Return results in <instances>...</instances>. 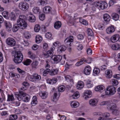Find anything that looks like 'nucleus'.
I'll use <instances>...</instances> for the list:
<instances>
[{
	"mask_svg": "<svg viewBox=\"0 0 120 120\" xmlns=\"http://www.w3.org/2000/svg\"><path fill=\"white\" fill-rule=\"evenodd\" d=\"M66 47L64 45H61L59 46L57 49L58 52L60 53L64 51L66 49Z\"/></svg>",
	"mask_w": 120,
	"mask_h": 120,
	"instance_id": "nucleus-33",
	"label": "nucleus"
},
{
	"mask_svg": "<svg viewBox=\"0 0 120 120\" xmlns=\"http://www.w3.org/2000/svg\"><path fill=\"white\" fill-rule=\"evenodd\" d=\"M115 61L116 62H120V53L118 54L117 57L115 58Z\"/></svg>",
	"mask_w": 120,
	"mask_h": 120,
	"instance_id": "nucleus-61",
	"label": "nucleus"
},
{
	"mask_svg": "<svg viewBox=\"0 0 120 120\" xmlns=\"http://www.w3.org/2000/svg\"><path fill=\"white\" fill-rule=\"evenodd\" d=\"M48 93L46 91H41L39 93L40 96L42 99H45L47 97Z\"/></svg>",
	"mask_w": 120,
	"mask_h": 120,
	"instance_id": "nucleus-21",
	"label": "nucleus"
},
{
	"mask_svg": "<svg viewBox=\"0 0 120 120\" xmlns=\"http://www.w3.org/2000/svg\"><path fill=\"white\" fill-rule=\"evenodd\" d=\"M84 86V83L81 81H80L77 83L76 88L77 89L80 90L82 89Z\"/></svg>",
	"mask_w": 120,
	"mask_h": 120,
	"instance_id": "nucleus-20",
	"label": "nucleus"
},
{
	"mask_svg": "<svg viewBox=\"0 0 120 120\" xmlns=\"http://www.w3.org/2000/svg\"><path fill=\"white\" fill-rule=\"evenodd\" d=\"M95 90V91H96L102 92L104 91L105 88L103 86L99 85L96 87Z\"/></svg>",
	"mask_w": 120,
	"mask_h": 120,
	"instance_id": "nucleus-13",
	"label": "nucleus"
},
{
	"mask_svg": "<svg viewBox=\"0 0 120 120\" xmlns=\"http://www.w3.org/2000/svg\"><path fill=\"white\" fill-rule=\"evenodd\" d=\"M10 19L11 21H15L16 19V17L15 14L12 12L10 15Z\"/></svg>",
	"mask_w": 120,
	"mask_h": 120,
	"instance_id": "nucleus-52",
	"label": "nucleus"
},
{
	"mask_svg": "<svg viewBox=\"0 0 120 120\" xmlns=\"http://www.w3.org/2000/svg\"><path fill=\"white\" fill-rule=\"evenodd\" d=\"M108 101L109 100L101 101L100 102V105L101 106H104L105 105H106L107 106Z\"/></svg>",
	"mask_w": 120,
	"mask_h": 120,
	"instance_id": "nucleus-62",
	"label": "nucleus"
},
{
	"mask_svg": "<svg viewBox=\"0 0 120 120\" xmlns=\"http://www.w3.org/2000/svg\"><path fill=\"white\" fill-rule=\"evenodd\" d=\"M112 72L111 70H107L105 72V75L108 78H110L112 76Z\"/></svg>",
	"mask_w": 120,
	"mask_h": 120,
	"instance_id": "nucleus-16",
	"label": "nucleus"
},
{
	"mask_svg": "<svg viewBox=\"0 0 120 120\" xmlns=\"http://www.w3.org/2000/svg\"><path fill=\"white\" fill-rule=\"evenodd\" d=\"M52 10V8L49 6H47L45 7L43 9V12L47 14L49 13Z\"/></svg>",
	"mask_w": 120,
	"mask_h": 120,
	"instance_id": "nucleus-28",
	"label": "nucleus"
},
{
	"mask_svg": "<svg viewBox=\"0 0 120 120\" xmlns=\"http://www.w3.org/2000/svg\"><path fill=\"white\" fill-rule=\"evenodd\" d=\"M27 19L31 22H34L36 20L35 17L33 15H30L27 17Z\"/></svg>",
	"mask_w": 120,
	"mask_h": 120,
	"instance_id": "nucleus-26",
	"label": "nucleus"
},
{
	"mask_svg": "<svg viewBox=\"0 0 120 120\" xmlns=\"http://www.w3.org/2000/svg\"><path fill=\"white\" fill-rule=\"evenodd\" d=\"M87 33L89 36H93V33L91 29H88L87 30Z\"/></svg>",
	"mask_w": 120,
	"mask_h": 120,
	"instance_id": "nucleus-58",
	"label": "nucleus"
},
{
	"mask_svg": "<svg viewBox=\"0 0 120 120\" xmlns=\"http://www.w3.org/2000/svg\"><path fill=\"white\" fill-rule=\"evenodd\" d=\"M50 69H46L45 70L43 73V75L44 76H45L46 75L49 73H50Z\"/></svg>",
	"mask_w": 120,
	"mask_h": 120,
	"instance_id": "nucleus-60",
	"label": "nucleus"
},
{
	"mask_svg": "<svg viewBox=\"0 0 120 120\" xmlns=\"http://www.w3.org/2000/svg\"><path fill=\"white\" fill-rule=\"evenodd\" d=\"M58 72V71L57 69H52L50 70V75H54L57 74Z\"/></svg>",
	"mask_w": 120,
	"mask_h": 120,
	"instance_id": "nucleus-42",
	"label": "nucleus"
},
{
	"mask_svg": "<svg viewBox=\"0 0 120 120\" xmlns=\"http://www.w3.org/2000/svg\"><path fill=\"white\" fill-rule=\"evenodd\" d=\"M79 97V93L78 91L76 92L72 95V98L74 99H77Z\"/></svg>",
	"mask_w": 120,
	"mask_h": 120,
	"instance_id": "nucleus-49",
	"label": "nucleus"
},
{
	"mask_svg": "<svg viewBox=\"0 0 120 120\" xmlns=\"http://www.w3.org/2000/svg\"><path fill=\"white\" fill-rule=\"evenodd\" d=\"M26 17L25 15H22L19 16L17 21L20 28L24 29L27 27L28 24L26 21Z\"/></svg>",
	"mask_w": 120,
	"mask_h": 120,
	"instance_id": "nucleus-2",
	"label": "nucleus"
},
{
	"mask_svg": "<svg viewBox=\"0 0 120 120\" xmlns=\"http://www.w3.org/2000/svg\"><path fill=\"white\" fill-rule=\"evenodd\" d=\"M5 25L7 30L10 31L12 29V25L11 24L9 21H4Z\"/></svg>",
	"mask_w": 120,
	"mask_h": 120,
	"instance_id": "nucleus-19",
	"label": "nucleus"
},
{
	"mask_svg": "<svg viewBox=\"0 0 120 120\" xmlns=\"http://www.w3.org/2000/svg\"><path fill=\"white\" fill-rule=\"evenodd\" d=\"M38 103L37 98L36 96H34L32 98V101L31 104L32 105H35Z\"/></svg>",
	"mask_w": 120,
	"mask_h": 120,
	"instance_id": "nucleus-35",
	"label": "nucleus"
},
{
	"mask_svg": "<svg viewBox=\"0 0 120 120\" xmlns=\"http://www.w3.org/2000/svg\"><path fill=\"white\" fill-rule=\"evenodd\" d=\"M84 94V97L85 99H86L87 98H90L91 96V92L90 90L85 91Z\"/></svg>",
	"mask_w": 120,
	"mask_h": 120,
	"instance_id": "nucleus-22",
	"label": "nucleus"
},
{
	"mask_svg": "<svg viewBox=\"0 0 120 120\" xmlns=\"http://www.w3.org/2000/svg\"><path fill=\"white\" fill-rule=\"evenodd\" d=\"M112 110V113L114 115H117L119 114V108H118L117 106L116 107V108H114Z\"/></svg>",
	"mask_w": 120,
	"mask_h": 120,
	"instance_id": "nucleus-29",
	"label": "nucleus"
},
{
	"mask_svg": "<svg viewBox=\"0 0 120 120\" xmlns=\"http://www.w3.org/2000/svg\"><path fill=\"white\" fill-rule=\"evenodd\" d=\"M119 36L118 34L114 35L111 37V40L112 42H116L119 40Z\"/></svg>",
	"mask_w": 120,
	"mask_h": 120,
	"instance_id": "nucleus-14",
	"label": "nucleus"
},
{
	"mask_svg": "<svg viewBox=\"0 0 120 120\" xmlns=\"http://www.w3.org/2000/svg\"><path fill=\"white\" fill-rule=\"evenodd\" d=\"M60 43L58 41H56L53 43L52 47L51 48V49L52 50H54L55 48H57L59 45Z\"/></svg>",
	"mask_w": 120,
	"mask_h": 120,
	"instance_id": "nucleus-27",
	"label": "nucleus"
},
{
	"mask_svg": "<svg viewBox=\"0 0 120 120\" xmlns=\"http://www.w3.org/2000/svg\"><path fill=\"white\" fill-rule=\"evenodd\" d=\"M28 79L30 81L34 82L40 80L41 79V77L40 75L37 73H34L32 75H29L28 76Z\"/></svg>",
	"mask_w": 120,
	"mask_h": 120,
	"instance_id": "nucleus-5",
	"label": "nucleus"
},
{
	"mask_svg": "<svg viewBox=\"0 0 120 120\" xmlns=\"http://www.w3.org/2000/svg\"><path fill=\"white\" fill-rule=\"evenodd\" d=\"M77 38L79 40H81L83 39L84 36L83 35L81 34H79L77 36Z\"/></svg>",
	"mask_w": 120,
	"mask_h": 120,
	"instance_id": "nucleus-63",
	"label": "nucleus"
},
{
	"mask_svg": "<svg viewBox=\"0 0 120 120\" xmlns=\"http://www.w3.org/2000/svg\"><path fill=\"white\" fill-rule=\"evenodd\" d=\"M103 18L104 20L107 22H109L110 19V16L107 14H104V15Z\"/></svg>",
	"mask_w": 120,
	"mask_h": 120,
	"instance_id": "nucleus-32",
	"label": "nucleus"
},
{
	"mask_svg": "<svg viewBox=\"0 0 120 120\" xmlns=\"http://www.w3.org/2000/svg\"><path fill=\"white\" fill-rule=\"evenodd\" d=\"M112 16L113 19L115 21L118 20L119 18L118 15L116 13H113Z\"/></svg>",
	"mask_w": 120,
	"mask_h": 120,
	"instance_id": "nucleus-48",
	"label": "nucleus"
},
{
	"mask_svg": "<svg viewBox=\"0 0 120 120\" xmlns=\"http://www.w3.org/2000/svg\"><path fill=\"white\" fill-rule=\"evenodd\" d=\"M14 94L17 99L19 101L22 99L24 101L27 102L30 100V96L26 93H24L22 90L19 91V93L16 92L14 93Z\"/></svg>",
	"mask_w": 120,
	"mask_h": 120,
	"instance_id": "nucleus-1",
	"label": "nucleus"
},
{
	"mask_svg": "<svg viewBox=\"0 0 120 120\" xmlns=\"http://www.w3.org/2000/svg\"><path fill=\"white\" fill-rule=\"evenodd\" d=\"M120 46L118 44L113 45L111 47L112 49L113 50H117L120 48Z\"/></svg>",
	"mask_w": 120,
	"mask_h": 120,
	"instance_id": "nucleus-39",
	"label": "nucleus"
},
{
	"mask_svg": "<svg viewBox=\"0 0 120 120\" xmlns=\"http://www.w3.org/2000/svg\"><path fill=\"white\" fill-rule=\"evenodd\" d=\"M35 40L36 42L37 43H39L42 41V38L40 35H38L36 37Z\"/></svg>",
	"mask_w": 120,
	"mask_h": 120,
	"instance_id": "nucleus-37",
	"label": "nucleus"
},
{
	"mask_svg": "<svg viewBox=\"0 0 120 120\" xmlns=\"http://www.w3.org/2000/svg\"><path fill=\"white\" fill-rule=\"evenodd\" d=\"M110 82L113 86H116L119 83L118 82L117 80L114 79H112L111 80Z\"/></svg>",
	"mask_w": 120,
	"mask_h": 120,
	"instance_id": "nucleus-38",
	"label": "nucleus"
},
{
	"mask_svg": "<svg viewBox=\"0 0 120 120\" xmlns=\"http://www.w3.org/2000/svg\"><path fill=\"white\" fill-rule=\"evenodd\" d=\"M53 51L50 49V50L48 51L47 52L46 56L47 57L51 56L52 55Z\"/></svg>",
	"mask_w": 120,
	"mask_h": 120,
	"instance_id": "nucleus-55",
	"label": "nucleus"
},
{
	"mask_svg": "<svg viewBox=\"0 0 120 120\" xmlns=\"http://www.w3.org/2000/svg\"><path fill=\"white\" fill-rule=\"evenodd\" d=\"M100 5L99 9H104L106 8L108 6V4L105 2L100 1Z\"/></svg>",
	"mask_w": 120,
	"mask_h": 120,
	"instance_id": "nucleus-23",
	"label": "nucleus"
},
{
	"mask_svg": "<svg viewBox=\"0 0 120 120\" xmlns=\"http://www.w3.org/2000/svg\"><path fill=\"white\" fill-rule=\"evenodd\" d=\"M79 22H80L85 25H87L88 24L86 20L83 19L81 18H79Z\"/></svg>",
	"mask_w": 120,
	"mask_h": 120,
	"instance_id": "nucleus-46",
	"label": "nucleus"
},
{
	"mask_svg": "<svg viewBox=\"0 0 120 120\" xmlns=\"http://www.w3.org/2000/svg\"><path fill=\"white\" fill-rule=\"evenodd\" d=\"M86 86L88 88H90L93 86L92 82L90 80H88L86 81Z\"/></svg>",
	"mask_w": 120,
	"mask_h": 120,
	"instance_id": "nucleus-45",
	"label": "nucleus"
},
{
	"mask_svg": "<svg viewBox=\"0 0 120 120\" xmlns=\"http://www.w3.org/2000/svg\"><path fill=\"white\" fill-rule=\"evenodd\" d=\"M98 102L97 99H93L90 100L89 101L90 105L92 106H96Z\"/></svg>",
	"mask_w": 120,
	"mask_h": 120,
	"instance_id": "nucleus-12",
	"label": "nucleus"
},
{
	"mask_svg": "<svg viewBox=\"0 0 120 120\" xmlns=\"http://www.w3.org/2000/svg\"><path fill=\"white\" fill-rule=\"evenodd\" d=\"M31 60L30 59H27L25 60L23 62V64L25 65H28L30 64Z\"/></svg>",
	"mask_w": 120,
	"mask_h": 120,
	"instance_id": "nucleus-54",
	"label": "nucleus"
},
{
	"mask_svg": "<svg viewBox=\"0 0 120 120\" xmlns=\"http://www.w3.org/2000/svg\"><path fill=\"white\" fill-rule=\"evenodd\" d=\"M116 104L112 100H109L107 106V108L109 110H111L114 108H116Z\"/></svg>",
	"mask_w": 120,
	"mask_h": 120,
	"instance_id": "nucleus-6",
	"label": "nucleus"
},
{
	"mask_svg": "<svg viewBox=\"0 0 120 120\" xmlns=\"http://www.w3.org/2000/svg\"><path fill=\"white\" fill-rule=\"evenodd\" d=\"M85 62L88 63H91V62H88L86 59L84 58H83L80 59V61L76 63L75 65L77 66H79Z\"/></svg>",
	"mask_w": 120,
	"mask_h": 120,
	"instance_id": "nucleus-18",
	"label": "nucleus"
},
{
	"mask_svg": "<svg viewBox=\"0 0 120 120\" xmlns=\"http://www.w3.org/2000/svg\"><path fill=\"white\" fill-rule=\"evenodd\" d=\"M100 72V71L99 68H95L93 70V75L94 76L98 75Z\"/></svg>",
	"mask_w": 120,
	"mask_h": 120,
	"instance_id": "nucleus-31",
	"label": "nucleus"
},
{
	"mask_svg": "<svg viewBox=\"0 0 120 120\" xmlns=\"http://www.w3.org/2000/svg\"><path fill=\"white\" fill-rule=\"evenodd\" d=\"M115 31L113 26L112 25L108 27L106 29V31L107 34H110L113 33Z\"/></svg>",
	"mask_w": 120,
	"mask_h": 120,
	"instance_id": "nucleus-15",
	"label": "nucleus"
},
{
	"mask_svg": "<svg viewBox=\"0 0 120 120\" xmlns=\"http://www.w3.org/2000/svg\"><path fill=\"white\" fill-rule=\"evenodd\" d=\"M66 80L68 82H70L73 83L72 79L71 77L69 75H67L65 76Z\"/></svg>",
	"mask_w": 120,
	"mask_h": 120,
	"instance_id": "nucleus-47",
	"label": "nucleus"
},
{
	"mask_svg": "<svg viewBox=\"0 0 120 120\" xmlns=\"http://www.w3.org/2000/svg\"><path fill=\"white\" fill-rule=\"evenodd\" d=\"M6 41L8 45L11 47L14 46L16 44L15 40L12 38H8L6 40Z\"/></svg>",
	"mask_w": 120,
	"mask_h": 120,
	"instance_id": "nucleus-7",
	"label": "nucleus"
},
{
	"mask_svg": "<svg viewBox=\"0 0 120 120\" xmlns=\"http://www.w3.org/2000/svg\"><path fill=\"white\" fill-rule=\"evenodd\" d=\"M76 46L77 49L79 50L82 49L83 47L82 44L79 42H77L76 44Z\"/></svg>",
	"mask_w": 120,
	"mask_h": 120,
	"instance_id": "nucleus-40",
	"label": "nucleus"
},
{
	"mask_svg": "<svg viewBox=\"0 0 120 120\" xmlns=\"http://www.w3.org/2000/svg\"><path fill=\"white\" fill-rule=\"evenodd\" d=\"M15 100V98L13 94H8V95L7 101H12Z\"/></svg>",
	"mask_w": 120,
	"mask_h": 120,
	"instance_id": "nucleus-41",
	"label": "nucleus"
},
{
	"mask_svg": "<svg viewBox=\"0 0 120 120\" xmlns=\"http://www.w3.org/2000/svg\"><path fill=\"white\" fill-rule=\"evenodd\" d=\"M51 58L54 62L57 63L61 60L62 57L60 55H54Z\"/></svg>",
	"mask_w": 120,
	"mask_h": 120,
	"instance_id": "nucleus-11",
	"label": "nucleus"
},
{
	"mask_svg": "<svg viewBox=\"0 0 120 120\" xmlns=\"http://www.w3.org/2000/svg\"><path fill=\"white\" fill-rule=\"evenodd\" d=\"M28 55L29 58L33 59H34L36 58L35 55L34 54L32 53L30 51L28 52Z\"/></svg>",
	"mask_w": 120,
	"mask_h": 120,
	"instance_id": "nucleus-34",
	"label": "nucleus"
},
{
	"mask_svg": "<svg viewBox=\"0 0 120 120\" xmlns=\"http://www.w3.org/2000/svg\"><path fill=\"white\" fill-rule=\"evenodd\" d=\"M8 12H7L4 11L2 12V15L4 18L6 19H8Z\"/></svg>",
	"mask_w": 120,
	"mask_h": 120,
	"instance_id": "nucleus-59",
	"label": "nucleus"
},
{
	"mask_svg": "<svg viewBox=\"0 0 120 120\" xmlns=\"http://www.w3.org/2000/svg\"><path fill=\"white\" fill-rule=\"evenodd\" d=\"M19 7L22 10L25 11L28 9L29 5L26 2H20L19 4Z\"/></svg>",
	"mask_w": 120,
	"mask_h": 120,
	"instance_id": "nucleus-8",
	"label": "nucleus"
},
{
	"mask_svg": "<svg viewBox=\"0 0 120 120\" xmlns=\"http://www.w3.org/2000/svg\"><path fill=\"white\" fill-rule=\"evenodd\" d=\"M38 62L37 61L33 62L31 64V66L32 69L33 70H35L38 67Z\"/></svg>",
	"mask_w": 120,
	"mask_h": 120,
	"instance_id": "nucleus-25",
	"label": "nucleus"
},
{
	"mask_svg": "<svg viewBox=\"0 0 120 120\" xmlns=\"http://www.w3.org/2000/svg\"><path fill=\"white\" fill-rule=\"evenodd\" d=\"M60 94L59 93L57 94V92H55L54 94V96L53 101H56L60 97Z\"/></svg>",
	"mask_w": 120,
	"mask_h": 120,
	"instance_id": "nucleus-36",
	"label": "nucleus"
},
{
	"mask_svg": "<svg viewBox=\"0 0 120 120\" xmlns=\"http://www.w3.org/2000/svg\"><path fill=\"white\" fill-rule=\"evenodd\" d=\"M57 81V79L55 78H53L52 79H48L47 80V82L48 83L51 84L56 83Z\"/></svg>",
	"mask_w": 120,
	"mask_h": 120,
	"instance_id": "nucleus-24",
	"label": "nucleus"
},
{
	"mask_svg": "<svg viewBox=\"0 0 120 120\" xmlns=\"http://www.w3.org/2000/svg\"><path fill=\"white\" fill-rule=\"evenodd\" d=\"M40 29V26L39 25H35L34 27V31L36 32H38Z\"/></svg>",
	"mask_w": 120,
	"mask_h": 120,
	"instance_id": "nucleus-57",
	"label": "nucleus"
},
{
	"mask_svg": "<svg viewBox=\"0 0 120 120\" xmlns=\"http://www.w3.org/2000/svg\"><path fill=\"white\" fill-rule=\"evenodd\" d=\"M24 37L26 39H28L30 37V35L29 32H25L24 33Z\"/></svg>",
	"mask_w": 120,
	"mask_h": 120,
	"instance_id": "nucleus-53",
	"label": "nucleus"
},
{
	"mask_svg": "<svg viewBox=\"0 0 120 120\" xmlns=\"http://www.w3.org/2000/svg\"><path fill=\"white\" fill-rule=\"evenodd\" d=\"M100 3V1H98L94 2L92 4L93 7L92 8V9H93L94 7L99 9Z\"/></svg>",
	"mask_w": 120,
	"mask_h": 120,
	"instance_id": "nucleus-30",
	"label": "nucleus"
},
{
	"mask_svg": "<svg viewBox=\"0 0 120 120\" xmlns=\"http://www.w3.org/2000/svg\"><path fill=\"white\" fill-rule=\"evenodd\" d=\"M14 57V61L17 64L20 63L23 59V55L20 51L15 52Z\"/></svg>",
	"mask_w": 120,
	"mask_h": 120,
	"instance_id": "nucleus-3",
	"label": "nucleus"
},
{
	"mask_svg": "<svg viewBox=\"0 0 120 120\" xmlns=\"http://www.w3.org/2000/svg\"><path fill=\"white\" fill-rule=\"evenodd\" d=\"M17 69L19 73L22 75H23L25 73L24 71L21 70L19 68H17Z\"/></svg>",
	"mask_w": 120,
	"mask_h": 120,
	"instance_id": "nucleus-64",
	"label": "nucleus"
},
{
	"mask_svg": "<svg viewBox=\"0 0 120 120\" xmlns=\"http://www.w3.org/2000/svg\"><path fill=\"white\" fill-rule=\"evenodd\" d=\"M20 28L19 27L18 24L17 23L16 24H15L14 25L12 28V31L13 32H16Z\"/></svg>",
	"mask_w": 120,
	"mask_h": 120,
	"instance_id": "nucleus-43",
	"label": "nucleus"
},
{
	"mask_svg": "<svg viewBox=\"0 0 120 120\" xmlns=\"http://www.w3.org/2000/svg\"><path fill=\"white\" fill-rule=\"evenodd\" d=\"M74 38L72 36L67 38L64 41V43L68 46H71V44L73 42Z\"/></svg>",
	"mask_w": 120,
	"mask_h": 120,
	"instance_id": "nucleus-9",
	"label": "nucleus"
},
{
	"mask_svg": "<svg viewBox=\"0 0 120 120\" xmlns=\"http://www.w3.org/2000/svg\"><path fill=\"white\" fill-rule=\"evenodd\" d=\"M61 22L60 21H57L55 23L54 27L56 29H58L61 27Z\"/></svg>",
	"mask_w": 120,
	"mask_h": 120,
	"instance_id": "nucleus-44",
	"label": "nucleus"
},
{
	"mask_svg": "<svg viewBox=\"0 0 120 120\" xmlns=\"http://www.w3.org/2000/svg\"><path fill=\"white\" fill-rule=\"evenodd\" d=\"M65 89V87L63 85L59 86L58 88V90L59 92H62L64 91Z\"/></svg>",
	"mask_w": 120,
	"mask_h": 120,
	"instance_id": "nucleus-56",
	"label": "nucleus"
},
{
	"mask_svg": "<svg viewBox=\"0 0 120 120\" xmlns=\"http://www.w3.org/2000/svg\"><path fill=\"white\" fill-rule=\"evenodd\" d=\"M116 89L112 86H108L106 88V92L107 95L111 96L114 94L116 92Z\"/></svg>",
	"mask_w": 120,
	"mask_h": 120,
	"instance_id": "nucleus-4",
	"label": "nucleus"
},
{
	"mask_svg": "<svg viewBox=\"0 0 120 120\" xmlns=\"http://www.w3.org/2000/svg\"><path fill=\"white\" fill-rule=\"evenodd\" d=\"M33 11L35 14L39 13L40 12V9L38 7H34L33 9Z\"/></svg>",
	"mask_w": 120,
	"mask_h": 120,
	"instance_id": "nucleus-50",
	"label": "nucleus"
},
{
	"mask_svg": "<svg viewBox=\"0 0 120 120\" xmlns=\"http://www.w3.org/2000/svg\"><path fill=\"white\" fill-rule=\"evenodd\" d=\"M91 68L89 65H87L86 66L84 70V74L86 75H90L91 72Z\"/></svg>",
	"mask_w": 120,
	"mask_h": 120,
	"instance_id": "nucleus-10",
	"label": "nucleus"
},
{
	"mask_svg": "<svg viewBox=\"0 0 120 120\" xmlns=\"http://www.w3.org/2000/svg\"><path fill=\"white\" fill-rule=\"evenodd\" d=\"M17 118V116L16 115H12L10 116V118L9 119H6L5 120H16Z\"/></svg>",
	"mask_w": 120,
	"mask_h": 120,
	"instance_id": "nucleus-51",
	"label": "nucleus"
},
{
	"mask_svg": "<svg viewBox=\"0 0 120 120\" xmlns=\"http://www.w3.org/2000/svg\"><path fill=\"white\" fill-rule=\"evenodd\" d=\"M70 105L72 108H76L79 106V103L76 101H71L70 102Z\"/></svg>",
	"mask_w": 120,
	"mask_h": 120,
	"instance_id": "nucleus-17",
	"label": "nucleus"
}]
</instances>
